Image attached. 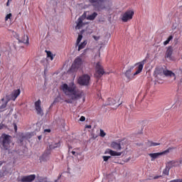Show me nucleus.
<instances>
[{"label": "nucleus", "mask_w": 182, "mask_h": 182, "mask_svg": "<svg viewBox=\"0 0 182 182\" xmlns=\"http://www.w3.org/2000/svg\"><path fill=\"white\" fill-rule=\"evenodd\" d=\"M60 89L65 96L70 98V100H65V103H73V100L80 99L83 94L82 90L77 88V86H76V84H75L74 82H71L68 85L67 83H64L60 87Z\"/></svg>", "instance_id": "f257e3e1"}, {"label": "nucleus", "mask_w": 182, "mask_h": 182, "mask_svg": "<svg viewBox=\"0 0 182 182\" xmlns=\"http://www.w3.org/2000/svg\"><path fill=\"white\" fill-rule=\"evenodd\" d=\"M11 143H12V136L6 134H3L0 136V149L1 150H8L11 149Z\"/></svg>", "instance_id": "f03ea898"}, {"label": "nucleus", "mask_w": 182, "mask_h": 182, "mask_svg": "<svg viewBox=\"0 0 182 182\" xmlns=\"http://www.w3.org/2000/svg\"><path fill=\"white\" fill-rule=\"evenodd\" d=\"M87 51V50H84L83 53L74 60V62L71 66V70L73 72H77L79 69H82V68H83V60H82V58L86 55Z\"/></svg>", "instance_id": "7ed1b4c3"}, {"label": "nucleus", "mask_w": 182, "mask_h": 182, "mask_svg": "<svg viewBox=\"0 0 182 182\" xmlns=\"http://www.w3.org/2000/svg\"><path fill=\"white\" fill-rule=\"evenodd\" d=\"M88 2H90L97 11H102L106 9V2H107V0H88Z\"/></svg>", "instance_id": "20e7f679"}, {"label": "nucleus", "mask_w": 182, "mask_h": 182, "mask_svg": "<svg viewBox=\"0 0 182 182\" xmlns=\"http://www.w3.org/2000/svg\"><path fill=\"white\" fill-rule=\"evenodd\" d=\"M77 83L80 86H89L90 83V76L87 74H84L79 77Z\"/></svg>", "instance_id": "39448f33"}, {"label": "nucleus", "mask_w": 182, "mask_h": 182, "mask_svg": "<svg viewBox=\"0 0 182 182\" xmlns=\"http://www.w3.org/2000/svg\"><path fill=\"white\" fill-rule=\"evenodd\" d=\"M133 16H134V11L129 9L122 14L121 19L122 22H129L133 19Z\"/></svg>", "instance_id": "423d86ee"}, {"label": "nucleus", "mask_w": 182, "mask_h": 182, "mask_svg": "<svg viewBox=\"0 0 182 182\" xmlns=\"http://www.w3.org/2000/svg\"><path fill=\"white\" fill-rule=\"evenodd\" d=\"M103 75H105V69H103V66L100 65V63H97L95 65V77L100 78Z\"/></svg>", "instance_id": "0eeeda50"}, {"label": "nucleus", "mask_w": 182, "mask_h": 182, "mask_svg": "<svg viewBox=\"0 0 182 182\" xmlns=\"http://www.w3.org/2000/svg\"><path fill=\"white\" fill-rule=\"evenodd\" d=\"M170 150L171 148H168V149L162 151V152H157L154 154H149V157H151V161H154L156 159H159L160 156H163L164 154H167V153H170Z\"/></svg>", "instance_id": "6e6552de"}, {"label": "nucleus", "mask_w": 182, "mask_h": 182, "mask_svg": "<svg viewBox=\"0 0 182 182\" xmlns=\"http://www.w3.org/2000/svg\"><path fill=\"white\" fill-rule=\"evenodd\" d=\"M86 12H84L83 14L78 18V19L75 22V23L77 24L75 26V29H80L81 28L85 26V23H83V21H85V19H86Z\"/></svg>", "instance_id": "1a4fd4ad"}, {"label": "nucleus", "mask_w": 182, "mask_h": 182, "mask_svg": "<svg viewBox=\"0 0 182 182\" xmlns=\"http://www.w3.org/2000/svg\"><path fill=\"white\" fill-rule=\"evenodd\" d=\"M5 98H2L1 100V105H0V113H2V112H5L6 110V106H8V103H9V101L11 99H9V96L6 95Z\"/></svg>", "instance_id": "9d476101"}, {"label": "nucleus", "mask_w": 182, "mask_h": 182, "mask_svg": "<svg viewBox=\"0 0 182 182\" xmlns=\"http://www.w3.org/2000/svg\"><path fill=\"white\" fill-rule=\"evenodd\" d=\"M146 62V60L144 59L142 61L139 62V63H136L134 66H137L136 67V71L134 73V76H136V75H139V73H141L142 70H143V68H144V65Z\"/></svg>", "instance_id": "9b49d317"}, {"label": "nucleus", "mask_w": 182, "mask_h": 182, "mask_svg": "<svg viewBox=\"0 0 182 182\" xmlns=\"http://www.w3.org/2000/svg\"><path fill=\"white\" fill-rule=\"evenodd\" d=\"M19 95H21V90L18 89V90H14L10 95H7L9 96V99H10V100H13V102H15V100H16L18 96H19Z\"/></svg>", "instance_id": "f8f14e48"}, {"label": "nucleus", "mask_w": 182, "mask_h": 182, "mask_svg": "<svg viewBox=\"0 0 182 182\" xmlns=\"http://www.w3.org/2000/svg\"><path fill=\"white\" fill-rule=\"evenodd\" d=\"M36 178V174L25 176L20 180L21 182H32Z\"/></svg>", "instance_id": "ddd939ff"}, {"label": "nucleus", "mask_w": 182, "mask_h": 182, "mask_svg": "<svg viewBox=\"0 0 182 182\" xmlns=\"http://www.w3.org/2000/svg\"><path fill=\"white\" fill-rule=\"evenodd\" d=\"M134 69V66H131L125 72V76L127 77L129 80H132L134 77V74H132V72Z\"/></svg>", "instance_id": "4468645a"}, {"label": "nucleus", "mask_w": 182, "mask_h": 182, "mask_svg": "<svg viewBox=\"0 0 182 182\" xmlns=\"http://www.w3.org/2000/svg\"><path fill=\"white\" fill-rule=\"evenodd\" d=\"M36 110L37 112V114H40V116H43V111L41 107V100H38L35 102Z\"/></svg>", "instance_id": "2eb2a0df"}, {"label": "nucleus", "mask_w": 182, "mask_h": 182, "mask_svg": "<svg viewBox=\"0 0 182 182\" xmlns=\"http://www.w3.org/2000/svg\"><path fill=\"white\" fill-rule=\"evenodd\" d=\"M172 164L173 161H170L166 164V168L163 171V174H165V176H168L170 169L173 167Z\"/></svg>", "instance_id": "dca6fc26"}, {"label": "nucleus", "mask_w": 182, "mask_h": 182, "mask_svg": "<svg viewBox=\"0 0 182 182\" xmlns=\"http://www.w3.org/2000/svg\"><path fill=\"white\" fill-rule=\"evenodd\" d=\"M172 55L173 48H171V47H168V49L166 50L165 58H166V59H169V60H173V57H171Z\"/></svg>", "instance_id": "f3484780"}, {"label": "nucleus", "mask_w": 182, "mask_h": 182, "mask_svg": "<svg viewBox=\"0 0 182 182\" xmlns=\"http://www.w3.org/2000/svg\"><path fill=\"white\" fill-rule=\"evenodd\" d=\"M112 149H114V150H122V145L119 142L113 141L111 144Z\"/></svg>", "instance_id": "a211bd4d"}, {"label": "nucleus", "mask_w": 182, "mask_h": 182, "mask_svg": "<svg viewBox=\"0 0 182 182\" xmlns=\"http://www.w3.org/2000/svg\"><path fill=\"white\" fill-rule=\"evenodd\" d=\"M164 75L170 76V77H173V80H176V74L171 70H164Z\"/></svg>", "instance_id": "6ab92c4d"}, {"label": "nucleus", "mask_w": 182, "mask_h": 182, "mask_svg": "<svg viewBox=\"0 0 182 182\" xmlns=\"http://www.w3.org/2000/svg\"><path fill=\"white\" fill-rule=\"evenodd\" d=\"M48 147L50 150H53V149H57V147H60V142H53L49 144Z\"/></svg>", "instance_id": "aec40b11"}, {"label": "nucleus", "mask_w": 182, "mask_h": 182, "mask_svg": "<svg viewBox=\"0 0 182 182\" xmlns=\"http://www.w3.org/2000/svg\"><path fill=\"white\" fill-rule=\"evenodd\" d=\"M18 42L21 43H29V38L28 36H23L21 39H18Z\"/></svg>", "instance_id": "412c9836"}, {"label": "nucleus", "mask_w": 182, "mask_h": 182, "mask_svg": "<svg viewBox=\"0 0 182 182\" xmlns=\"http://www.w3.org/2000/svg\"><path fill=\"white\" fill-rule=\"evenodd\" d=\"M96 16H97V13L94 12L92 14L87 16L85 18L87 19V21H95Z\"/></svg>", "instance_id": "4be33fe9"}, {"label": "nucleus", "mask_w": 182, "mask_h": 182, "mask_svg": "<svg viewBox=\"0 0 182 182\" xmlns=\"http://www.w3.org/2000/svg\"><path fill=\"white\" fill-rule=\"evenodd\" d=\"M86 45H87V41H83L80 45L78 44V51L82 50V49H85V48H86Z\"/></svg>", "instance_id": "5701e85b"}, {"label": "nucleus", "mask_w": 182, "mask_h": 182, "mask_svg": "<svg viewBox=\"0 0 182 182\" xmlns=\"http://www.w3.org/2000/svg\"><path fill=\"white\" fill-rule=\"evenodd\" d=\"M108 154H110V156H120L122 152H117L112 149H108Z\"/></svg>", "instance_id": "b1692460"}, {"label": "nucleus", "mask_w": 182, "mask_h": 182, "mask_svg": "<svg viewBox=\"0 0 182 182\" xmlns=\"http://www.w3.org/2000/svg\"><path fill=\"white\" fill-rule=\"evenodd\" d=\"M119 100H120V99L114 100L113 98H109V99H108V105H109L110 106H112L113 105H116V103H117V102H119Z\"/></svg>", "instance_id": "393cba45"}, {"label": "nucleus", "mask_w": 182, "mask_h": 182, "mask_svg": "<svg viewBox=\"0 0 182 182\" xmlns=\"http://www.w3.org/2000/svg\"><path fill=\"white\" fill-rule=\"evenodd\" d=\"M173 38H174V36H173V35L169 36L168 38L166 39V41H165L164 42V46L168 45V44L170 43V41H173Z\"/></svg>", "instance_id": "a878e982"}, {"label": "nucleus", "mask_w": 182, "mask_h": 182, "mask_svg": "<svg viewBox=\"0 0 182 182\" xmlns=\"http://www.w3.org/2000/svg\"><path fill=\"white\" fill-rule=\"evenodd\" d=\"M148 146H149L150 147H154L156 146H160V143L148 141Z\"/></svg>", "instance_id": "bb28decb"}, {"label": "nucleus", "mask_w": 182, "mask_h": 182, "mask_svg": "<svg viewBox=\"0 0 182 182\" xmlns=\"http://www.w3.org/2000/svg\"><path fill=\"white\" fill-rule=\"evenodd\" d=\"M82 38H83V36L82 34L78 35V38L75 43L76 46H79V43H80V41H82Z\"/></svg>", "instance_id": "cd10ccee"}, {"label": "nucleus", "mask_w": 182, "mask_h": 182, "mask_svg": "<svg viewBox=\"0 0 182 182\" xmlns=\"http://www.w3.org/2000/svg\"><path fill=\"white\" fill-rule=\"evenodd\" d=\"M47 58H50V60H53V54L50 51L47 52Z\"/></svg>", "instance_id": "c85d7f7f"}, {"label": "nucleus", "mask_w": 182, "mask_h": 182, "mask_svg": "<svg viewBox=\"0 0 182 182\" xmlns=\"http://www.w3.org/2000/svg\"><path fill=\"white\" fill-rule=\"evenodd\" d=\"M100 137H105L106 136V132L103 129L100 130Z\"/></svg>", "instance_id": "c756f323"}, {"label": "nucleus", "mask_w": 182, "mask_h": 182, "mask_svg": "<svg viewBox=\"0 0 182 182\" xmlns=\"http://www.w3.org/2000/svg\"><path fill=\"white\" fill-rule=\"evenodd\" d=\"M12 16V14H9L6 16L5 20L8 21V19H11V17Z\"/></svg>", "instance_id": "7c9ffc66"}, {"label": "nucleus", "mask_w": 182, "mask_h": 182, "mask_svg": "<svg viewBox=\"0 0 182 182\" xmlns=\"http://www.w3.org/2000/svg\"><path fill=\"white\" fill-rule=\"evenodd\" d=\"M102 159H103L104 161H107V160H109V159H110V156H102Z\"/></svg>", "instance_id": "2f4dec72"}, {"label": "nucleus", "mask_w": 182, "mask_h": 182, "mask_svg": "<svg viewBox=\"0 0 182 182\" xmlns=\"http://www.w3.org/2000/svg\"><path fill=\"white\" fill-rule=\"evenodd\" d=\"M85 120H86V117H85L84 116H82L80 118V122H85Z\"/></svg>", "instance_id": "473e14b6"}, {"label": "nucleus", "mask_w": 182, "mask_h": 182, "mask_svg": "<svg viewBox=\"0 0 182 182\" xmlns=\"http://www.w3.org/2000/svg\"><path fill=\"white\" fill-rule=\"evenodd\" d=\"M92 37L95 39V41H99V39H100V36H93Z\"/></svg>", "instance_id": "72a5a7b5"}, {"label": "nucleus", "mask_w": 182, "mask_h": 182, "mask_svg": "<svg viewBox=\"0 0 182 182\" xmlns=\"http://www.w3.org/2000/svg\"><path fill=\"white\" fill-rule=\"evenodd\" d=\"M50 152L49 151H46L45 152H44V154H43V157H45V156H46V154L48 155V154H49Z\"/></svg>", "instance_id": "f704fd0d"}, {"label": "nucleus", "mask_w": 182, "mask_h": 182, "mask_svg": "<svg viewBox=\"0 0 182 182\" xmlns=\"http://www.w3.org/2000/svg\"><path fill=\"white\" fill-rule=\"evenodd\" d=\"M11 2H12V0H8L6 3V6H9L11 5Z\"/></svg>", "instance_id": "c9c22d12"}, {"label": "nucleus", "mask_w": 182, "mask_h": 182, "mask_svg": "<svg viewBox=\"0 0 182 182\" xmlns=\"http://www.w3.org/2000/svg\"><path fill=\"white\" fill-rule=\"evenodd\" d=\"M5 127V125L4 124H0V130H2Z\"/></svg>", "instance_id": "e433bc0d"}, {"label": "nucleus", "mask_w": 182, "mask_h": 182, "mask_svg": "<svg viewBox=\"0 0 182 182\" xmlns=\"http://www.w3.org/2000/svg\"><path fill=\"white\" fill-rule=\"evenodd\" d=\"M14 130L16 132L18 130V126H16V124H14Z\"/></svg>", "instance_id": "4c0bfd02"}, {"label": "nucleus", "mask_w": 182, "mask_h": 182, "mask_svg": "<svg viewBox=\"0 0 182 182\" xmlns=\"http://www.w3.org/2000/svg\"><path fill=\"white\" fill-rule=\"evenodd\" d=\"M71 153H72L73 156H77V153H76V151H71Z\"/></svg>", "instance_id": "58836bf2"}, {"label": "nucleus", "mask_w": 182, "mask_h": 182, "mask_svg": "<svg viewBox=\"0 0 182 182\" xmlns=\"http://www.w3.org/2000/svg\"><path fill=\"white\" fill-rule=\"evenodd\" d=\"M85 129H92V125H85Z\"/></svg>", "instance_id": "ea45409f"}, {"label": "nucleus", "mask_w": 182, "mask_h": 182, "mask_svg": "<svg viewBox=\"0 0 182 182\" xmlns=\"http://www.w3.org/2000/svg\"><path fill=\"white\" fill-rule=\"evenodd\" d=\"M45 132H47V133H50V129H47L44 130Z\"/></svg>", "instance_id": "a19ab883"}, {"label": "nucleus", "mask_w": 182, "mask_h": 182, "mask_svg": "<svg viewBox=\"0 0 182 182\" xmlns=\"http://www.w3.org/2000/svg\"><path fill=\"white\" fill-rule=\"evenodd\" d=\"M154 180H157V178H160V176H154Z\"/></svg>", "instance_id": "79ce46f5"}, {"label": "nucleus", "mask_w": 182, "mask_h": 182, "mask_svg": "<svg viewBox=\"0 0 182 182\" xmlns=\"http://www.w3.org/2000/svg\"><path fill=\"white\" fill-rule=\"evenodd\" d=\"M38 140H41L42 139V136H38Z\"/></svg>", "instance_id": "37998d69"}, {"label": "nucleus", "mask_w": 182, "mask_h": 182, "mask_svg": "<svg viewBox=\"0 0 182 182\" xmlns=\"http://www.w3.org/2000/svg\"><path fill=\"white\" fill-rule=\"evenodd\" d=\"M59 97H58V99H59Z\"/></svg>", "instance_id": "c03bdc74"}, {"label": "nucleus", "mask_w": 182, "mask_h": 182, "mask_svg": "<svg viewBox=\"0 0 182 182\" xmlns=\"http://www.w3.org/2000/svg\"><path fill=\"white\" fill-rule=\"evenodd\" d=\"M46 52H49V51L46 50Z\"/></svg>", "instance_id": "a18cd8bd"}]
</instances>
